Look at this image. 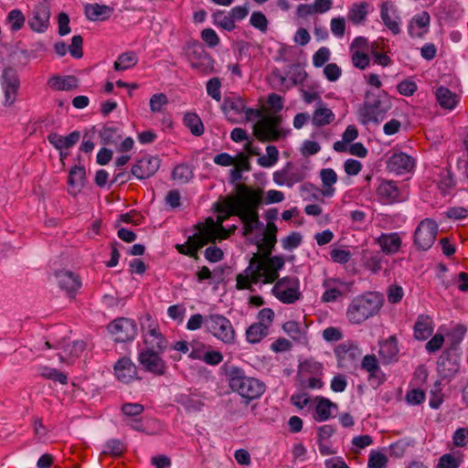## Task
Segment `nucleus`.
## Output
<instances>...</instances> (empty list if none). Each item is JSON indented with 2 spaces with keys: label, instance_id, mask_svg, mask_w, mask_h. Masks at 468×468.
Listing matches in <instances>:
<instances>
[{
  "label": "nucleus",
  "instance_id": "16",
  "mask_svg": "<svg viewBox=\"0 0 468 468\" xmlns=\"http://www.w3.org/2000/svg\"><path fill=\"white\" fill-rule=\"evenodd\" d=\"M323 286L325 291L322 295V302L335 303L352 291L353 282H346L340 279H329L324 282Z\"/></svg>",
  "mask_w": 468,
  "mask_h": 468
},
{
  "label": "nucleus",
  "instance_id": "57",
  "mask_svg": "<svg viewBox=\"0 0 468 468\" xmlns=\"http://www.w3.org/2000/svg\"><path fill=\"white\" fill-rule=\"evenodd\" d=\"M168 103L167 96L165 93H155L150 99V108L153 112H161L164 106Z\"/></svg>",
  "mask_w": 468,
  "mask_h": 468
},
{
  "label": "nucleus",
  "instance_id": "45",
  "mask_svg": "<svg viewBox=\"0 0 468 468\" xmlns=\"http://www.w3.org/2000/svg\"><path fill=\"white\" fill-rule=\"evenodd\" d=\"M176 402L182 405L188 412L199 411L204 407V402L201 399L185 394L178 396Z\"/></svg>",
  "mask_w": 468,
  "mask_h": 468
},
{
  "label": "nucleus",
  "instance_id": "53",
  "mask_svg": "<svg viewBox=\"0 0 468 468\" xmlns=\"http://www.w3.org/2000/svg\"><path fill=\"white\" fill-rule=\"evenodd\" d=\"M220 88L221 81L218 77L210 79L206 85L207 93L216 101H220L221 100Z\"/></svg>",
  "mask_w": 468,
  "mask_h": 468
},
{
  "label": "nucleus",
  "instance_id": "17",
  "mask_svg": "<svg viewBox=\"0 0 468 468\" xmlns=\"http://www.w3.org/2000/svg\"><path fill=\"white\" fill-rule=\"evenodd\" d=\"M376 193L383 204L403 202L407 198L404 192L397 186V183L391 180H381Z\"/></svg>",
  "mask_w": 468,
  "mask_h": 468
},
{
  "label": "nucleus",
  "instance_id": "60",
  "mask_svg": "<svg viewBox=\"0 0 468 468\" xmlns=\"http://www.w3.org/2000/svg\"><path fill=\"white\" fill-rule=\"evenodd\" d=\"M302 243V235L299 232L293 231L289 236L282 239V244L284 250H292L300 246Z\"/></svg>",
  "mask_w": 468,
  "mask_h": 468
},
{
  "label": "nucleus",
  "instance_id": "63",
  "mask_svg": "<svg viewBox=\"0 0 468 468\" xmlns=\"http://www.w3.org/2000/svg\"><path fill=\"white\" fill-rule=\"evenodd\" d=\"M125 450L124 444L120 440H110L106 443L105 454L120 456Z\"/></svg>",
  "mask_w": 468,
  "mask_h": 468
},
{
  "label": "nucleus",
  "instance_id": "28",
  "mask_svg": "<svg viewBox=\"0 0 468 468\" xmlns=\"http://www.w3.org/2000/svg\"><path fill=\"white\" fill-rule=\"evenodd\" d=\"M277 232L278 229L273 222L267 223L263 240L258 243V248L261 252H258L257 254H261L260 256L264 257L271 255L274 246L277 242Z\"/></svg>",
  "mask_w": 468,
  "mask_h": 468
},
{
  "label": "nucleus",
  "instance_id": "29",
  "mask_svg": "<svg viewBox=\"0 0 468 468\" xmlns=\"http://www.w3.org/2000/svg\"><path fill=\"white\" fill-rule=\"evenodd\" d=\"M221 109L229 120L234 122V115H239L246 110L244 100L239 96L225 97Z\"/></svg>",
  "mask_w": 468,
  "mask_h": 468
},
{
  "label": "nucleus",
  "instance_id": "1",
  "mask_svg": "<svg viewBox=\"0 0 468 468\" xmlns=\"http://www.w3.org/2000/svg\"><path fill=\"white\" fill-rule=\"evenodd\" d=\"M384 303L378 292H366L353 298L346 310V317L353 324H360L377 315Z\"/></svg>",
  "mask_w": 468,
  "mask_h": 468
},
{
  "label": "nucleus",
  "instance_id": "43",
  "mask_svg": "<svg viewBox=\"0 0 468 468\" xmlns=\"http://www.w3.org/2000/svg\"><path fill=\"white\" fill-rule=\"evenodd\" d=\"M138 62L137 56L133 51L122 53L113 63L116 71L126 70L134 67Z\"/></svg>",
  "mask_w": 468,
  "mask_h": 468
},
{
  "label": "nucleus",
  "instance_id": "21",
  "mask_svg": "<svg viewBox=\"0 0 468 468\" xmlns=\"http://www.w3.org/2000/svg\"><path fill=\"white\" fill-rule=\"evenodd\" d=\"M49 17V7L40 3L34 6L31 16L28 17L27 24L33 31L44 33L48 27Z\"/></svg>",
  "mask_w": 468,
  "mask_h": 468
},
{
  "label": "nucleus",
  "instance_id": "54",
  "mask_svg": "<svg viewBox=\"0 0 468 468\" xmlns=\"http://www.w3.org/2000/svg\"><path fill=\"white\" fill-rule=\"evenodd\" d=\"M254 270L252 269L251 271ZM252 272L246 271V269L244 270L243 273H239L236 277V288L238 290H249V291H254L251 284L252 282Z\"/></svg>",
  "mask_w": 468,
  "mask_h": 468
},
{
  "label": "nucleus",
  "instance_id": "4",
  "mask_svg": "<svg viewBox=\"0 0 468 468\" xmlns=\"http://www.w3.org/2000/svg\"><path fill=\"white\" fill-rule=\"evenodd\" d=\"M254 254L250 260L246 271H252V282L257 284L262 278L263 283H272L279 280V271L284 266V259L282 256H260Z\"/></svg>",
  "mask_w": 468,
  "mask_h": 468
},
{
  "label": "nucleus",
  "instance_id": "59",
  "mask_svg": "<svg viewBox=\"0 0 468 468\" xmlns=\"http://www.w3.org/2000/svg\"><path fill=\"white\" fill-rule=\"evenodd\" d=\"M370 59L367 54L360 50L352 51V63L354 67L365 69L369 65Z\"/></svg>",
  "mask_w": 468,
  "mask_h": 468
},
{
  "label": "nucleus",
  "instance_id": "27",
  "mask_svg": "<svg viewBox=\"0 0 468 468\" xmlns=\"http://www.w3.org/2000/svg\"><path fill=\"white\" fill-rule=\"evenodd\" d=\"M86 170L84 165H75L69 173L68 185L69 186V194L76 196L85 186Z\"/></svg>",
  "mask_w": 468,
  "mask_h": 468
},
{
  "label": "nucleus",
  "instance_id": "42",
  "mask_svg": "<svg viewBox=\"0 0 468 468\" xmlns=\"http://www.w3.org/2000/svg\"><path fill=\"white\" fill-rule=\"evenodd\" d=\"M183 122L195 136H201L205 132L204 124L196 112H186L183 118Z\"/></svg>",
  "mask_w": 468,
  "mask_h": 468
},
{
  "label": "nucleus",
  "instance_id": "6",
  "mask_svg": "<svg viewBox=\"0 0 468 468\" xmlns=\"http://www.w3.org/2000/svg\"><path fill=\"white\" fill-rule=\"evenodd\" d=\"M184 52L190 66L201 74L215 72V59L199 41H190L184 48Z\"/></svg>",
  "mask_w": 468,
  "mask_h": 468
},
{
  "label": "nucleus",
  "instance_id": "34",
  "mask_svg": "<svg viewBox=\"0 0 468 468\" xmlns=\"http://www.w3.org/2000/svg\"><path fill=\"white\" fill-rule=\"evenodd\" d=\"M378 243L379 244L382 251L387 254H393L399 250L401 246V239L397 232L388 234L383 233L378 239Z\"/></svg>",
  "mask_w": 468,
  "mask_h": 468
},
{
  "label": "nucleus",
  "instance_id": "35",
  "mask_svg": "<svg viewBox=\"0 0 468 468\" xmlns=\"http://www.w3.org/2000/svg\"><path fill=\"white\" fill-rule=\"evenodd\" d=\"M112 12L113 9L105 5L88 4L85 6V15L91 21H104L111 16Z\"/></svg>",
  "mask_w": 468,
  "mask_h": 468
},
{
  "label": "nucleus",
  "instance_id": "15",
  "mask_svg": "<svg viewBox=\"0 0 468 468\" xmlns=\"http://www.w3.org/2000/svg\"><path fill=\"white\" fill-rule=\"evenodd\" d=\"M163 353L142 350L138 354V362L143 369L155 376H164L167 366L162 358Z\"/></svg>",
  "mask_w": 468,
  "mask_h": 468
},
{
  "label": "nucleus",
  "instance_id": "41",
  "mask_svg": "<svg viewBox=\"0 0 468 468\" xmlns=\"http://www.w3.org/2000/svg\"><path fill=\"white\" fill-rule=\"evenodd\" d=\"M383 256L379 252L363 251L362 262L366 269L373 273L378 272L382 269Z\"/></svg>",
  "mask_w": 468,
  "mask_h": 468
},
{
  "label": "nucleus",
  "instance_id": "38",
  "mask_svg": "<svg viewBox=\"0 0 468 468\" xmlns=\"http://www.w3.org/2000/svg\"><path fill=\"white\" fill-rule=\"evenodd\" d=\"M99 135L104 145L116 144L122 137L120 129L112 122L105 123L99 132Z\"/></svg>",
  "mask_w": 468,
  "mask_h": 468
},
{
  "label": "nucleus",
  "instance_id": "48",
  "mask_svg": "<svg viewBox=\"0 0 468 468\" xmlns=\"http://www.w3.org/2000/svg\"><path fill=\"white\" fill-rule=\"evenodd\" d=\"M430 21H431V16L429 15V13L426 11H423L420 14L416 15L412 18V20L409 26V34L411 37H420L422 36V33H414L413 32V27H414L413 24H415L420 28H424V27H428V26L430 25Z\"/></svg>",
  "mask_w": 468,
  "mask_h": 468
},
{
  "label": "nucleus",
  "instance_id": "50",
  "mask_svg": "<svg viewBox=\"0 0 468 468\" xmlns=\"http://www.w3.org/2000/svg\"><path fill=\"white\" fill-rule=\"evenodd\" d=\"M7 22L10 25V29L12 31L20 30L26 22L25 16L22 11L19 9H13L7 15Z\"/></svg>",
  "mask_w": 468,
  "mask_h": 468
},
{
  "label": "nucleus",
  "instance_id": "13",
  "mask_svg": "<svg viewBox=\"0 0 468 468\" xmlns=\"http://www.w3.org/2000/svg\"><path fill=\"white\" fill-rule=\"evenodd\" d=\"M334 353L337 359L338 367L346 369L356 367L362 354L361 349L350 341L338 345L335 348Z\"/></svg>",
  "mask_w": 468,
  "mask_h": 468
},
{
  "label": "nucleus",
  "instance_id": "33",
  "mask_svg": "<svg viewBox=\"0 0 468 468\" xmlns=\"http://www.w3.org/2000/svg\"><path fill=\"white\" fill-rule=\"evenodd\" d=\"M48 85L54 90H72L78 88L79 80L75 76H52Z\"/></svg>",
  "mask_w": 468,
  "mask_h": 468
},
{
  "label": "nucleus",
  "instance_id": "9",
  "mask_svg": "<svg viewBox=\"0 0 468 468\" xmlns=\"http://www.w3.org/2000/svg\"><path fill=\"white\" fill-rule=\"evenodd\" d=\"M206 328L215 337L225 344H233L235 330L230 321L222 314H212L206 315Z\"/></svg>",
  "mask_w": 468,
  "mask_h": 468
},
{
  "label": "nucleus",
  "instance_id": "58",
  "mask_svg": "<svg viewBox=\"0 0 468 468\" xmlns=\"http://www.w3.org/2000/svg\"><path fill=\"white\" fill-rule=\"evenodd\" d=\"M388 463L387 456L380 452H372L368 458V468H385Z\"/></svg>",
  "mask_w": 468,
  "mask_h": 468
},
{
  "label": "nucleus",
  "instance_id": "11",
  "mask_svg": "<svg viewBox=\"0 0 468 468\" xmlns=\"http://www.w3.org/2000/svg\"><path fill=\"white\" fill-rule=\"evenodd\" d=\"M242 185L243 184L238 186L237 196H228L214 204V210L216 212L225 214L223 216H218L217 223L215 222V229L217 228L218 230H225L222 223L230 216H236V214H230L232 211L239 210L240 204H242L241 195H245L246 192L242 190Z\"/></svg>",
  "mask_w": 468,
  "mask_h": 468
},
{
  "label": "nucleus",
  "instance_id": "31",
  "mask_svg": "<svg viewBox=\"0 0 468 468\" xmlns=\"http://www.w3.org/2000/svg\"><path fill=\"white\" fill-rule=\"evenodd\" d=\"M80 138V133L74 131L68 136H62L56 133H51L48 135V141L57 150L69 149L76 144Z\"/></svg>",
  "mask_w": 468,
  "mask_h": 468
},
{
  "label": "nucleus",
  "instance_id": "24",
  "mask_svg": "<svg viewBox=\"0 0 468 468\" xmlns=\"http://www.w3.org/2000/svg\"><path fill=\"white\" fill-rule=\"evenodd\" d=\"M414 166V159L402 152L394 153L388 161V168L398 175L409 173Z\"/></svg>",
  "mask_w": 468,
  "mask_h": 468
},
{
  "label": "nucleus",
  "instance_id": "37",
  "mask_svg": "<svg viewBox=\"0 0 468 468\" xmlns=\"http://www.w3.org/2000/svg\"><path fill=\"white\" fill-rule=\"evenodd\" d=\"M317 404L314 409V420L316 421H325L332 416L331 408H337V405L329 399L324 397L316 398Z\"/></svg>",
  "mask_w": 468,
  "mask_h": 468
},
{
  "label": "nucleus",
  "instance_id": "61",
  "mask_svg": "<svg viewBox=\"0 0 468 468\" xmlns=\"http://www.w3.org/2000/svg\"><path fill=\"white\" fill-rule=\"evenodd\" d=\"M83 39L80 35L73 36L71 38V44L69 47L70 55L75 58H80L83 56L82 51Z\"/></svg>",
  "mask_w": 468,
  "mask_h": 468
},
{
  "label": "nucleus",
  "instance_id": "20",
  "mask_svg": "<svg viewBox=\"0 0 468 468\" xmlns=\"http://www.w3.org/2000/svg\"><path fill=\"white\" fill-rule=\"evenodd\" d=\"M199 232L188 237L186 244H192L195 248L200 250L209 242H214L215 237V221L212 218L206 219V225L198 227Z\"/></svg>",
  "mask_w": 468,
  "mask_h": 468
},
{
  "label": "nucleus",
  "instance_id": "46",
  "mask_svg": "<svg viewBox=\"0 0 468 468\" xmlns=\"http://www.w3.org/2000/svg\"><path fill=\"white\" fill-rule=\"evenodd\" d=\"M455 186L453 175L450 170H443L441 172L438 180V188L441 194L446 196L451 193Z\"/></svg>",
  "mask_w": 468,
  "mask_h": 468
},
{
  "label": "nucleus",
  "instance_id": "40",
  "mask_svg": "<svg viewBox=\"0 0 468 468\" xmlns=\"http://www.w3.org/2000/svg\"><path fill=\"white\" fill-rule=\"evenodd\" d=\"M268 335L269 329L262 323H254L246 330V339L251 344L260 343Z\"/></svg>",
  "mask_w": 468,
  "mask_h": 468
},
{
  "label": "nucleus",
  "instance_id": "64",
  "mask_svg": "<svg viewBox=\"0 0 468 468\" xmlns=\"http://www.w3.org/2000/svg\"><path fill=\"white\" fill-rule=\"evenodd\" d=\"M452 442L456 447H464L468 442V428H459L452 435Z\"/></svg>",
  "mask_w": 468,
  "mask_h": 468
},
{
  "label": "nucleus",
  "instance_id": "12",
  "mask_svg": "<svg viewBox=\"0 0 468 468\" xmlns=\"http://www.w3.org/2000/svg\"><path fill=\"white\" fill-rule=\"evenodd\" d=\"M108 331L115 342L125 343L133 341L137 335V324L134 320L119 317L108 324Z\"/></svg>",
  "mask_w": 468,
  "mask_h": 468
},
{
  "label": "nucleus",
  "instance_id": "51",
  "mask_svg": "<svg viewBox=\"0 0 468 468\" xmlns=\"http://www.w3.org/2000/svg\"><path fill=\"white\" fill-rule=\"evenodd\" d=\"M41 376L47 379L58 381L60 384L63 385L68 383V376L57 368L45 367L42 368Z\"/></svg>",
  "mask_w": 468,
  "mask_h": 468
},
{
  "label": "nucleus",
  "instance_id": "36",
  "mask_svg": "<svg viewBox=\"0 0 468 468\" xmlns=\"http://www.w3.org/2000/svg\"><path fill=\"white\" fill-rule=\"evenodd\" d=\"M435 95L440 106L446 110L454 109L458 102V97L456 93L443 86L437 88Z\"/></svg>",
  "mask_w": 468,
  "mask_h": 468
},
{
  "label": "nucleus",
  "instance_id": "22",
  "mask_svg": "<svg viewBox=\"0 0 468 468\" xmlns=\"http://www.w3.org/2000/svg\"><path fill=\"white\" fill-rule=\"evenodd\" d=\"M144 344L145 351L164 353L167 348L168 341L155 324H149L144 335Z\"/></svg>",
  "mask_w": 468,
  "mask_h": 468
},
{
  "label": "nucleus",
  "instance_id": "55",
  "mask_svg": "<svg viewBox=\"0 0 468 468\" xmlns=\"http://www.w3.org/2000/svg\"><path fill=\"white\" fill-rule=\"evenodd\" d=\"M172 176L176 180H179L182 183H186L192 177V171L186 165H178L174 168Z\"/></svg>",
  "mask_w": 468,
  "mask_h": 468
},
{
  "label": "nucleus",
  "instance_id": "25",
  "mask_svg": "<svg viewBox=\"0 0 468 468\" xmlns=\"http://www.w3.org/2000/svg\"><path fill=\"white\" fill-rule=\"evenodd\" d=\"M114 372L120 381L128 384L136 378L137 367L131 358L123 356L115 363Z\"/></svg>",
  "mask_w": 468,
  "mask_h": 468
},
{
  "label": "nucleus",
  "instance_id": "8",
  "mask_svg": "<svg viewBox=\"0 0 468 468\" xmlns=\"http://www.w3.org/2000/svg\"><path fill=\"white\" fill-rule=\"evenodd\" d=\"M271 292L285 304L294 303L303 296L300 291V281L296 276H285L279 279L272 287Z\"/></svg>",
  "mask_w": 468,
  "mask_h": 468
},
{
  "label": "nucleus",
  "instance_id": "30",
  "mask_svg": "<svg viewBox=\"0 0 468 468\" xmlns=\"http://www.w3.org/2000/svg\"><path fill=\"white\" fill-rule=\"evenodd\" d=\"M378 354L384 364H390L397 361L399 354L397 337L395 335H391L386 341L381 343Z\"/></svg>",
  "mask_w": 468,
  "mask_h": 468
},
{
  "label": "nucleus",
  "instance_id": "14",
  "mask_svg": "<svg viewBox=\"0 0 468 468\" xmlns=\"http://www.w3.org/2000/svg\"><path fill=\"white\" fill-rule=\"evenodd\" d=\"M1 86L5 92V105H12L17 95L20 86L17 71L13 67H5L1 76Z\"/></svg>",
  "mask_w": 468,
  "mask_h": 468
},
{
  "label": "nucleus",
  "instance_id": "5",
  "mask_svg": "<svg viewBox=\"0 0 468 468\" xmlns=\"http://www.w3.org/2000/svg\"><path fill=\"white\" fill-rule=\"evenodd\" d=\"M390 109L391 101L385 90H367L365 94L363 106L360 109L362 122L364 123H379Z\"/></svg>",
  "mask_w": 468,
  "mask_h": 468
},
{
  "label": "nucleus",
  "instance_id": "39",
  "mask_svg": "<svg viewBox=\"0 0 468 468\" xmlns=\"http://www.w3.org/2000/svg\"><path fill=\"white\" fill-rule=\"evenodd\" d=\"M335 119V115L332 110L325 108L323 103L314 112L312 122L314 126L320 127L333 122Z\"/></svg>",
  "mask_w": 468,
  "mask_h": 468
},
{
  "label": "nucleus",
  "instance_id": "7",
  "mask_svg": "<svg viewBox=\"0 0 468 468\" xmlns=\"http://www.w3.org/2000/svg\"><path fill=\"white\" fill-rule=\"evenodd\" d=\"M282 122L281 115L263 116L253 125V134L261 142H276L285 137V133L280 129Z\"/></svg>",
  "mask_w": 468,
  "mask_h": 468
},
{
  "label": "nucleus",
  "instance_id": "32",
  "mask_svg": "<svg viewBox=\"0 0 468 468\" xmlns=\"http://www.w3.org/2000/svg\"><path fill=\"white\" fill-rule=\"evenodd\" d=\"M431 324L432 322L429 315H419L414 324V337L420 341L428 339L433 331Z\"/></svg>",
  "mask_w": 468,
  "mask_h": 468
},
{
  "label": "nucleus",
  "instance_id": "26",
  "mask_svg": "<svg viewBox=\"0 0 468 468\" xmlns=\"http://www.w3.org/2000/svg\"><path fill=\"white\" fill-rule=\"evenodd\" d=\"M59 287L73 297L75 292L81 287V280L79 275L69 271H59L56 272Z\"/></svg>",
  "mask_w": 468,
  "mask_h": 468
},
{
  "label": "nucleus",
  "instance_id": "44",
  "mask_svg": "<svg viewBox=\"0 0 468 468\" xmlns=\"http://www.w3.org/2000/svg\"><path fill=\"white\" fill-rule=\"evenodd\" d=\"M367 3L354 4L348 12V19L355 25L365 21L367 15Z\"/></svg>",
  "mask_w": 468,
  "mask_h": 468
},
{
  "label": "nucleus",
  "instance_id": "49",
  "mask_svg": "<svg viewBox=\"0 0 468 468\" xmlns=\"http://www.w3.org/2000/svg\"><path fill=\"white\" fill-rule=\"evenodd\" d=\"M215 25L228 31H233L236 28L235 21L230 15H226L224 11H218L213 14Z\"/></svg>",
  "mask_w": 468,
  "mask_h": 468
},
{
  "label": "nucleus",
  "instance_id": "23",
  "mask_svg": "<svg viewBox=\"0 0 468 468\" xmlns=\"http://www.w3.org/2000/svg\"><path fill=\"white\" fill-rule=\"evenodd\" d=\"M361 367L368 372V381L371 385L378 387L386 380L385 374L382 372L375 355L365 356L362 359Z\"/></svg>",
  "mask_w": 468,
  "mask_h": 468
},
{
  "label": "nucleus",
  "instance_id": "10",
  "mask_svg": "<svg viewBox=\"0 0 468 468\" xmlns=\"http://www.w3.org/2000/svg\"><path fill=\"white\" fill-rule=\"evenodd\" d=\"M438 224L426 218L417 226L413 235V245L419 251H426L432 247L438 233Z\"/></svg>",
  "mask_w": 468,
  "mask_h": 468
},
{
  "label": "nucleus",
  "instance_id": "62",
  "mask_svg": "<svg viewBox=\"0 0 468 468\" xmlns=\"http://www.w3.org/2000/svg\"><path fill=\"white\" fill-rule=\"evenodd\" d=\"M330 50L326 47L320 48L313 56V64L316 68H320L329 60Z\"/></svg>",
  "mask_w": 468,
  "mask_h": 468
},
{
  "label": "nucleus",
  "instance_id": "18",
  "mask_svg": "<svg viewBox=\"0 0 468 468\" xmlns=\"http://www.w3.org/2000/svg\"><path fill=\"white\" fill-rule=\"evenodd\" d=\"M161 160L157 156L144 155L132 166L131 173L142 180L153 176L160 167Z\"/></svg>",
  "mask_w": 468,
  "mask_h": 468
},
{
  "label": "nucleus",
  "instance_id": "47",
  "mask_svg": "<svg viewBox=\"0 0 468 468\" xmlns=\"http://www.w3.org/2000/svg\"><path fill=\"white\" fill-rule=\"evenodd\" d=\"M388 10H389V5L388 2H384L382 5H381V11H380V16H381V19L384 23V25L394 34V35H397L400 32V27H399V25L398 23V21L396 20L398 17H396L395 19H392L388 14Z\"/></svg>",
  "mask_w": 468,
  "mask_h": 468
},
{
  "label": "nucleus",
  "instance_id": "19",
  "mask_svg": "<svg viewBox=\"0 0 468 468\" xmlns=\"http://www.w3.org/2000/svg\"><path fill=\"white\" fill-rule=\"evenodd\" d=\"M438 372L442 378H451L459 371V357L454 349H446L440 356L437 362Z\"/></svg>",
  "mask_w": 468,
  "mask_h": 468
},
{
  "label": "nucleus",
  "instance_id": "52",
  "mask_svg": "<svg viewBox=\"0 0 468 468\" xmlns=\"http://www.w3.org/2000/svg\"><path fill=\"white\" fill-rule=\"evenodd\" d=\"M250 24L262 33H265L268 29V19L261 11L252 12L250 18Z\"/></svg>",
  "mask_w": 468,
  "mask_h": 468
},
{
  "label": "nucleus",
  "instance_id": "56",
  "mask_svg": "<svg viewBox=\"0 0 468 468\" xmlns=\"http://www.w3.org/2000/svg\"><path fill=\"white\" fill-rule=\"evenodd\" d=\"M121 410L125 417L134 418L141 415L144 412V407L140 403L127 402L122 404Z\"/></svg>",
  "mask_w": 468,
  "mask_h": 468
},
{
  "label": "nucleus",
  "instance_id": "3",
  "mask_svg": "<svg viewBox=\"0 0 468 468\" xmlns=\"http://www.w3.org/2000/svg\"><path fill=\"white\" fill-rule=\"evenodd\" d=\"M226 376L230 388L248 401L259 399L266 389L263 381L247 376L240 367H230L227 370Z\"/></svg>",
  "mask_w": 468,
  "mask_h": 468
},
{
  "label": "nucleus",
  "instance_id": "2",
  "mask_svg": "<svg viewBox=\"0 0 468 468\" xmlns=\"http://www.w3.org/2000/svg\"><path fill=\"white\" fill-rule=\"evenodd\" d=\"M242 190L246 191L241 195L239 210L232 211L230 214H236L243 223V235L247 236L253 232L262 224L260 221L258 207L262 203V190L255 189L246 185H242Z\"/></svg>",
  "mask_w": 468,
  "mask_h": 468
}]
</instances>
